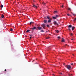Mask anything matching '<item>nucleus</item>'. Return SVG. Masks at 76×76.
Masks as SVG:
<instances>
[{
	"mask_svg": "<svg viewBox=\"0 0 76 76\" xmlns=\"http://www.w3.org/2000/svg\"><path fill=\"white\" fill-rule=\"evenodd\" d=\"M40 32H44V30H41L40 31Z\"/></svg>",
	"mask_w": 76,
	"mask_h": 76,
	"instance_id": "obj_30",
	"label": "nucleus"
},
{
	"mask_svg": "<svg viewBox=\"0 0 76 76\" xmlns=\"http://www.w3.org/2000/svg\"><path fill=\"white\" fill-rule=\"evenodd\" d=\"M44 28V29H45V28Z\"/></svg>",
	"mask_w": 76,
	"mask_h": 76,
	"instance_id": "obj_47",
	"label": "nucleus"
},
{
	"mask_svg": "<svg viewBox=\"0 0 76 76\" xmlns=\"http://www.w3.org/2000/svg\"><path fill=\"white\" fill-rule=\"evenodd\" d=\"M37 29V27H34L33 28H31V33H33L34 32V30L35 29Z\"/></svg>",
	"mask_w": 76,
	"mask_h": 76,
	"instance_id": "obj_1",
	"label": "nucleus"
},
{
	"mask_svg": "<svg viewBox=\"0 0 76 76\" xmlns=\"http://www.w3.org/2000/svg\"><path fill=\"white\" fill-rule=\"evenodd\" d=\"M56 18H58V17H59V16H58V15H56Z\"/></svg>",
	"mask_w": 76,
	"mask_h": 76,
	"instance_id": "obj_16",
	"label": "nucleus"
},
{
	"mask_svg": "<svg viewBox=\"0 0 76 76\" xmlns=\"http://www.w3.org/2000/svg\"><path fill=\"white\" fill-rule=\"evenodd\" d=\"M42 27H43L44 28L45 27V24H42Z\"/></svg>",
	"mask_w": 76,
	"mask_h": 76,
	"instance_id": "obj_8",
	"label": "nucleus"
},
{
	"mask_svg": "<svg viewBox=\"0 0 76 76\" xmlns=\"http://www.w3.org/2000/svg\"><path fill=\"white\" fill-rule=\"evenodd\" d=\"M51 22V20L50 19H50H49V20H48V23H50V22Z\"/></svg>",
	"mask_w": 76,
	"mask_h": 76,
	"instance_id": "obj_6",
	"label": "nucleus"
},
{
	"mask_svg": "<svg viewBox=\"0 0 76 76\" xmlns=\"http://www.w3.org/2000/svg\"><path fill=\"white\" fill-rule=\"evenodd\" d=\"M5 72H6V69H5L4 70Z\"/></svg>",
	"mask_w": 76,
	"mask_h": 76,
	"instance_id": "obj_38",
	"label": "nucleus"
},
{
	"mask_svg": "<svg viewBox=\"0 0 76 76\" xmlns=\"http://www.w3.org/2000/svg\"><path fill=\"white\" fill-rule=\"evenodd\" d=\"M29 31H31V30H27L26 31V32L27 33V32H29Z\"/></svg>",
	"mask_w": 76,
	"mask_h": 76,
	"instance_id": "obj_10",
	"label": "nucleus"
},
{
	"mask_svg": "<svg viewBox=\"0 0 76 76\" xmlns=\"http://www.w3.org/2000/svg\"><path fill=\"white\" fill-rule=\"evenodd\" d=\"M57 13V11H54L53 13H54V14Z\"/></svg>",
	"mask_w": 76,
	"mask_h": 76,
	"instance_id": "obj_21",
	"label": "nucleus"
},
{
	"mask_svg": "<svg viewBox=\"0 0 76 76\" xmlns=\"http://www.w3.org/2000/svg\"><path fill=\"white\" fill-rule=\"evenodd\" d=\"M67 45L66 44V45H65V46H66V45Z\"/></svg>",
	"mask_w": 76,
	"mask_h": 76,
	"instance_id": "obj_39",
	"label": "nucleus"
},
{
	"mask_svg": "<svg viewBox=\"0 0 76 76\" xmlns=\"http://www.w3.org/2000/svg\"><path fill=\"white\" fill-rule=\"evenodd\" d=\"M71 64V65L73 66V64L72 63V64Z\"/></svg>",
	"mask_w": 76,
	"mask_h": 76,
	"instance_id": "obj_35",
	"label": "nucleus"
},
{
	"mask_svg": "<svg viewBox=\"0 0 76 76\" xmlns=\"http://www.w3.org/2000/svg\"><path fill=\"white\" fill-rule=\"evenodd\" d=\"M30 36H32V35H30Z\"/></svg>",
	"mask_w": 76,
	"mask_h": 76,
	"instance_id": "obj_44",
	"label": "nucleus"
},
{
	"mask_svg": "<svg viewBox=\"0 0 76 76\" xmlns=\"http://www.w3.org/2000/svg\"><path fill=\"white\" fill-rule=\"evenodd\" d=\"M75 27H72V31H73V30H74V29H75Z\"/></svg>",
	"mask_w": 76,
	"mask_h": 76,
	"instance_id": "obj_13",
	"label": "nucleus"
},
{
	"mask_svg": "<svg viewBox=\"0 0 76 76\" xmlns=\"http://www.w3.org/2000/svg\"><path fill=\"white\" fill-rule=\"evenodd\" d=\"M76 20V18H75V19H74V22H75V21Z\"/></svg>",
	"mask_w": 76,
	"mask_h": 76,
	"instance_id": "obj_22",
	"label": "nucleus"
},
{
	"mask_svg": "<svg viewBox=\"0 0 76 76\" xmlns=\"http://www.w3.org/2000/svg\"><path fill=\"white\" fill-rule=\"evenodd\" d=\"M71 13L73 15V16H76V14H74L72 12H71Z\"/></svg>",
	"mask_w": 76,
	"mask_h": 76,
	"instance_id": "obj_19",
	"label": "nucleus"
},
{
	"mask_svg": "<svg viewBox=\"0 0 76 76\" xmlns=\"http://www.w3.org/2000/svg\"><path fill=\"white\" fill-rule=\"evenodd\" d=\"M44 28V29H45V28Z\"/></svg>",
	"mask_w": 76,
	"mask_h": 76,
	"instance_id": "obj_46",
	"label": "nucleus"
},
{
	"mask_svg": "<svg viewBox=\"0 0 76 76\" xmlns=\"http://www.w3.org/2000/svg\"><path fill=\"white\" fill-rule=\"evenodd\" d=\"M47 27H49V25H47Z\"/></svg>",
	"mask_w": 76,
	"mask_h": 76,
	"instance_id": "obj_34",
	"label": "nucleus"
},
{
	"mask_svg": "<svg viewBox=\"0 0 76 76\" xmlns=\"http://www.w3.org/2000/svg\"><path fill=\"white\" fill-rule=\"evenodd\" d=\"M37 28H38V29H39V30H41V29H42V28L40 27H38Z\"/></svg>",
	"mask_w": 76,
	"mask_h": 76,
	"instance_id": "obj_7",
	"label": "nucleus"
},
{
	"mask_svg": "<svg viewBox=\"0 0 76 76\" xmlns=\"http://www.w3.org/2000/svg\"><path fill=\"white\" fill-rule=\"evenodd\" d=\"M61 7L63 8V5H62V6H61Z\"/></svg>",
	"mask_w": 76,
	"mask_h": 76,
	"instance_id": "obj_32",
	"label": "nucleus"
},
{
	"mask_svg": "<svg viewBox=\"0 0 76 76\" xmlns=\"http://www.w3.org/2000/svg\"><path fill=\"white\" fill-rule=\"evenodd\" d=\"M65 66L69 70L71 69V66L70 65H66Z\"/></svg>",
	"mask_w": 76,
	"mask_h": 76,
	"instance_id": "obj_2",
	"label": "nucleus"
},
{
	"mask_svg": "<svg viewBox=\"0 0 76 76\" xmlns=\"http://www.w3.org/2000/svg\"><path fill=\"white\" fill-rule=\"evenodd\" d=\"M68 10H71V8H68Z\"/></svg>",
	"mask_w": 76,
	"mask_h": 76,
	"instance_id": "obj_24",
	"label": "nucleus"
},
{
	"mask_svg": "<svg viewBox=\"0 0 76 76\" xmlns=\"http://www.w3.org/2000/svg\"><path fill=\"white\" fill-rule=\"evenodd\" d=\"M33 7H34V8H35V7L36 8H37V6H36V5H34L33 6Z\"/></svg>",
	"mask_w": 76,
	"mask_h": 76,
	"instance_id": "obj_9",
	"label": "nucleus"
},
{
	"mask_svg": "<svg viewBox=\"0 0 76 76\" xmlns=\"http://www.w3.org/2000/svg\"><path fill=\"white\" fill-rule=\"evenodd\" d=\"M30 25H31V24H32V23H34V22H30Z\"/></svg>",
	"mask_w": 76,
	"mask_h": 76,
	"instance_id": "obj_17",
	"label": "nucleus"
},
{
	"mask_svg": "<svg viewBox=\"0 0 76 76\" xmlns=\"http://www.w3.org/2000/svg\"><path fill=\"white\" fill-rule=\"evenodd\" d=\"M35 61V60H33V61Z\"/></svg>",
	"mask_w": 76,
	"mask_h": 76,
	"instance_id": "obj_40",
	"label": "nucleus"
},
{
	"mask_svg": "<svg viewBox=\"0 0 76 76\" xmlns=\"http://www.w3.org/2000/svg\"><path fill=\"white\" fill-rule=\"evenodd\" d=\"M49 37H46V39H49Z\"/></svg>",
	"mask_w": 76,
	"mask_h": 76,
	"instance_id": "obj_33",
	"label": "nucleus"
},
{
	"mask_svg": "<svg viewBox=\"0 0 76 76\" xmlns=\"http://www.w3.org/2000/svg\"><path fill=\"white\" fill-rule=\"evenodd\" d=\"M1 8L3 7V5H1Z\"/></svg>",
	"mask_w": 76,
	"mask_h": 76,
	"instance_id": "obj_28",
	"label": "nucleus"
},
{
	"mask_svg": "<svg viewBox=\"0 0 76 76\" xmlns=\"http://www.w3.org/2000/svg\"><path fill=\"white\" fill-rule=\"evenodd\" d=\"M42 4H44V5H45V4H46V3H45L44 2H43L42 3Z\"/></svg>",
	"mask_w": 76,
	"mask_h": 76,
	"instance_id": "obj_23",
	"label": "nucleus"
},
{
	"mask_svg": "<svg viewBox=\"0 0 76 76\" xmlns=\"http://www.w3.org/2000/svg\"><path fill=\"white\" fill-rule=\"evenodd\" d=\"M73 56H74V55L73 54H72Z\"/></svg>",
	"mask_w": 76,
	"mask_h": 76,
	"instance_id": "obj_42",
	"label": "nucleus"
},
{
	"mask_svg": "<svg viewBox=\"0 0 76 76\" xmlns=\"http://www.w3.org/2000/svg\"><path fill=\"white\" fill-rule=\"evenodd\" d=\"M67 15H68V16H71V15H70V14H67Z\"/></svg>",
	"mask_w": 76,
	"mask_h": 76,
	"instance_id": "obj_25",
	"label": "nucleus"
},
{
	"mask_svg": "<svg viewBox=\"0 0 76 76\" xmlns=\"http://www.w3.org/2000/svg\"><path fill=\"white\" fill-rule=\"evenodd\" d=\"M72 75H73L72 74H69V76H72Z\"/></svg>",
	"mask_w": 76,
	"mask_h": 76,
	"instance_id": "obj_12",
	"label": "nucleus"
},
{
	"mask_svg": "<svg viewBox=\"0 0 76 76\" xmlns=\"http://www.w3.org/2000/svg\"><path fill=\"white\" fill-rule=\"evenodd\" d=\"M50 17L48 16H47V17H45V19H50Z\"/></svg>",
	"mask_w": 76,
	"mask_h": 76,
	"instance_id": "obj_5",
	"label": "nucleus"
},
{
	"mask_svg": "<svg viewBox=\"0 0 76 76\" xmlns=\"http://www.w3.org/2000/svg\"><path fill=\"white\" fill-rule=\"evenodd\" d=\"M53 23L54 24V25H58V24L57 23V22L56 21H54L53 22Z\"/></svg>",
	"mask_w": 76,
	"mask_h": 76,
	"instance_id": "obj_4",
	"label": "nucleus"
},
{
	"mask_svg": "<svg viewBox=\"0 0 76 76\" xmlns=\"http://www.w3.org/2000/svg\"><path fill=\"white\" fill-rule=\"evenodd\" d=\"M47 20H44V23H47Z\"/></svg>",
	"mask_w": 76,
	"mask_h": 76,
	"instance_id": "obj_11",
	"label": "nucleus"
},
{
	"mask_svg": "<svg viewBox=\"0 0 76 76\" xmlns=\"http://www.w3.org/2000/svg\"><path fill=\"white\" fill-rule=\"evenodd\" d=\"M64 65H65V64H64Z\"/></svg>",
	"mask_w": 76,
	"mask_h": 76,
	"instance_id": "obj_43",
	"label": "nucleus"
},
{
	"mask_svg": "<svg viewBox=\"0 0 76 76\" xmlns=\"http://www.w3.org/2000/svg\"><path fill=\"white\" fill-rule=\"evenodd\" d=\"M70 35H72H72H73V34H72V33H71L70 34Z\"/></svg>",
	"mask_w": 76,
	"mask_h": 76,
	"instance_id": "obj_29",
	"label": "nucleus"
},
{
	"mask_svg": "<svg viewBox=\"0 0 76 76\" xmlns=\"http://www.w3.org/2000/svg\"><path fill=\"white\" fill-rule=\"evenodd\" d=\"M53 76H54V74H53Z\"/></svg>",
	"mask_w": 76,
	"mask_h": 76,
	"instance_id": "obj_41",
	"label": "nucleus"
},
{
	"mask_svg": "<svg viewBox=\"0 0 76 76\" xmlns=\"http://www.w3.org/2000/svg\"><path fill=\"white\" fill-rule=\"evenodd\" d=\"M1 17L2 18H4V15L3 14H2Z\"/></svg>",
	"mask_w": 76,
	"mask_h": 76,
	"instance_id": "obj_15",
	"label": "nucleus"
},
{
	"mask_svg": "<svg viewBox=\"0 0 76 76\" xmlns=\"http://www.w3.org/2000/svg\"><path fill=\"white\" fill-rule=\"evenodd\" d=\"M58 39H60V38H61L60 37V36H58Z\"/></svg>",
	"mask_w": 76,
	"mask_h": 76,
	"instance_id": "obj_27",
	"label": "nucleus"
},
{
	"mask_svg": "<svg viewBox=\"0 0 76 76\" xmlns=\"http://www.w3.org/2000/svg\"><path fill=\"white\" fill-rule=\"evenodd\" d=\"M73 39H71V40H73Z\"/></svg>",
	"mask_w": 76,
	"mask_h": 76,
	"instance_id": "obj_37",
	"label": "nucleus"
},
{
	"mask_svg": "<svg viewBox=\"0 0 76 76\" xmlns=\"http://www.w3.org/2000/svg\"><path fill=\"white\" fill-rule=\"evenodd\" d=\"M2 10V8H1V10Z\"/></svg>",
	"mask_w": 76,
	"mask_h": 76,
	"instance_id": "obj_45",
	"label": "nucleus"
},
{
	"mask_svg": "<svg viewBox=\"0 0 76 76\" xmlns=\"http://www.w3.org/2000/svg\"><path fill=\"white\" fill-rule=\"evenodd\" d=\"M10 31H13V30L12 29V28H11V29H10Z\"/></svg>",
	"mask_w": 76,
	"mask_h": 76,
	"instance_id": "obj_14",
	"label": "nucleus"
},
{
	"mask_svg": "<svg viewBox=\"0 0 76 76\" xmlns=\"http://www.w3.org/2000/svg\"><path fill=\"white\" fill-rule=\"evenodd\" d=\"M71 27H72V26L71 25H69V26L68 27V28H69L68 29L69 31H70V28Z\"/></svg>",
	"mask_w": 76,
	"mask_h": 76,
	"instance_id": "obj_3",
	"label": "nucleus"
},
{
	"mask_svg": "<svg viewBox=\"0 0 76 76\" xmlns=\"http://www.w3.org/2000/svg\"><path fill=\"white\" fill-rule=\"evenodd\" d=\"M56 32H57V33H58V32H59L58 30H56Z\"/></svg>",
	"mask_w": 76,
	"mask_h": 76,
	"instance_id": "obj_26",
	"label": "nucleus"
},
{
	"mask_svg": "<svg viewBox=\"0 0 76 76\" xmlns=\"http://www.w3.org/2000/svg\"><path fill=\"white\" fill-rule=\"evenodd\" d=\"M62 40L61 41V42H64V39L62 38Z\"/></svg>",
	"mask_w": 76,
	"mask_h": 76,
	"instance_id": "obj_18",
	"label": "nucleus"
},
{
	"mask_svg": "<svg viewBox=\"0 0 76 76\" xmlns=\"http://www.w3.org/2000/svg\"><path fill=\"white\" fill-rule=\"evenodd\" d=\"M59 74L60 75H62V73H59Z\"/></svg>",
	"mask_w": 76,
	"mask_h": 76,
	"instance_id": "obj_31",
	"label": "nucleus"
},
{
	"mask_svg": "<svg viewBox=\"0 0 76 76\" xmlns=\"http://www.w3.org/2000/svg\"><path fill=\"white\" fill-rule=\"evenodd\" d=\"M52 18H53V19H57L56 17H52Z\"/></svg>",
	"mask_w": 76,
	"mask_h": 76,
	"instance_id": "obj_20",
	"label": "nucleus"
},
{
	"mask_svg": "<svg viewBox=\"0 0 76 76\" xmlns=\"http://www.w3.org/2000/svg\"><path fill=\"white\" fill-rule=\"evenodd\" d=\"M31 37H30V39H31Z\"/></svg>",
	"mask_w": 76,
	"mask_h": 76,
	"instance_id": "obj_36",
	"label": "nucleus"
}]
</instances>
